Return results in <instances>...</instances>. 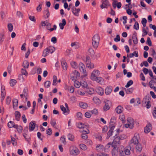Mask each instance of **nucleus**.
Returning <instances> with one entry per match:
<instances>
[{"label":"nucleus","mask_w":156,"mask_h":156,"mask_svg":"<svg viewBox=\"0 0 156 156\" xmlns=\"http://www.w3.org/2000/svg\"><path fill=\"white\" fill-rule=\"evenodd\" d=\"M97 92L98 94L101 95L104 94V90L101 87H99L98 88Z\"/></svg>","instance_id":"bb28decb"},{"label":"nucleus","mask_w":156,"mask_h":156,"mask_svg":"<svg viewBox=\"0 0 156 156\" xmlns=\"http://www.w3.org/2000/svg\"><path fill=\"white\" fill-rule=\"evenodd\" d=\"M67 137L68 139L71 141H73L74 138V136L71 134H69L68 135Z\"/></svg>","instance_id":"4d7b16f0"},{"label":"nucleus","mask_w":156,"mask_h":156,"mask_svg":"<svg viewBox=\"0 0 156 156\" xmlns=\"http://www.w3.org/2000/svg\"><path fill=\"white\" fill-rule=\"evenodd\" d=\"M92 73H94L95 74V75L97 76H99L100 74V72L99 70H94Z\"/></svg>","instance_id":"e2e57ef3"},{"label":"nucleus","mask_w":156,"mask_h":156,"mask_svg":"<svg viewBox=\"0 0 156 156\" xmlns=\"http://www.w3.org/2000/svg\"><path fill=\"white\" fill-rule=\"evenodd\" d=\"M73 13L75 16H78L79 12L80 9L79 8H76L75 7H73L71 8Z\"/></svg>","instance_id":"9b49d317"},{"label":"nucleus","mask_w":156,"mask_h":156,"mask_svg":"<svg viewBox=\"0 0 156 156\" xmlns=\"http://www.w3.org/2000/svg\"><path fill=\"white\" fill-rule=\"evenodd\" d=\"M79 68L80 72H82L83 74V77H85L87 76V73L86 72L85 66L82 62H80L79 65Z\"/></svg>","instance_id":"0eeeda50"},{"label":"nucleus","mask_w":156,"mask_h":156,"mask_svg":"<svg viewBox=\"0 0 156 156\" xmlns=\"http://www.w3.org/2000/svg\"><path fill=\"white\" fill-rule=\"evenodd\" d=\"M11 137L12 143L13 145L16 146L17 145V142L16 139L14 137Z\"/></svg>","instance_id":"864d4df0"},{"label":"nucleus","mask_w":156,"mask_h":156,"mask_svg":"<svg viewBox=\"0 0 156 156\" xmlns=\"http://www.w3.org/2000/svg\"><path fill=\"white\" fill-rule=\"evenodd\" d=\"M88 53L91 56L94 55V52L93 49L91 48H90L88 50Z\"/></svg>","instance_id":"de8ad7c7"},{"label":"nucleus","mask_w":156,"mask_h":156,"mask_svg":"<svg viewBox=\"0 0 156 156\" xmlns=\"http://www.w3.org/2000/svg\"><path fill=\"white\" fill-rule=\"evenodd\" d=\"M16 15L19 18H22L23 16L22 13L20 11H17Z\"/></svg>","instance_id":"6e6d98bb"},{"label":"nucleus","mask_w":156,"mask_h":156,"mask_svg":"<svg viewBox=\"0 0 156 156\" xmlns=\"http://www.w3.org/2000/svg\"><path fill=\"white\" fill-rule=\"evenodd\" d=\"M8 28L9 30L10 31H12L13 30V26L12 23H10L8 24Z\"/></svg>","instance_id":"3c124183"},{"label":"nucleus","mask_w":156,"mask_h":156,"mask_svg":"<svg viewBox=\"0 0 156 156\" xmlns=\"http://www.w3.org/2000/svg\"><path fill=\"white\" fill-rule=\"evenodd\" d=\"M13 102V108H15L17 107L18 105V101L17 99H14L12 100Z\"/></svg>","instance_id":"cd10ccee"},{"label":"nucleus","mask_w":156,"mask_h":156,"mask_svg":"<svg viewBox=\"0 0 156 156\" xmlns=\"http://www.w3.org/2000/svg\"><path fill=\"white\" fill-rule=\"evenodd\" d=\"M55 48L52 46H50L44 50L43 53V56L45 57L48 55L49 53L51 54L52 53L55 51Z\"/></svg>","instance_id":"20e7f679"},{"label":"nucleus","mask_w":156,"mask_h":156,"mask_svg":"<svg viewBox=\"0 0 156 156\" xmlns=\"http://www.w3.org/2000/svg\"><path fill=\"white\" fill-rule=\"evenodd\" d=\"M128 124H126L125 126L126 128H129L130 129H132L134 125V121L131 117H129L127 119V120Z\"/></svg>","instance_id":"423d86ee"},{"label":"nucleus","mask_w":156,"mask_h":156,"mask_svg":"<svg viewBox=\"0 0 156 156\" xmlns=\"http://www.w3.org/2000/svg\"><path fill=\"white\" fill-rule=\"evenodd\" d=\"M44 14H45L44 17L45 18H48L50 16V13L48 9H47L44 12Z\"/></svg>","instance_id":"7c9ffc66"},{"label":"nucleus","mask_w":156,"mask_h":156,"mask_svg":"<svg viewBox=\"0 0 156 156\" xmlns=\"http://www.w3.org/2000/svg\"><path fill=\"white\" fill-rule=\"evenodd\" d=\"M80 148L83 150L85 151L87 149V147L84 144H80Z\"/></svg>","instance_id":"e433bc0d"},{"label":"nucleus","mask_w":156,"mask_h":156,"mask_svg":"<svg viewBox=\"0 0 156 156\" xmlns=\"http://www.w3.org/2000/svg\"><path fill=\"white\" fill-rule=\"evenodd\" d=\"M151 99V96L148 94L146 95L143 100V104L145 105V106L147 108H149L151 107V105L150 104Z\"/></svg>","instance_id":"f03ea898"},{"label":"nucleus","mask_w":156,"mask_h":156,"mask_svg":"<svg viewBox=\"0 0 156 156\" xmlns=\"http://www.w3.org/2000/svg\"><path fill=\"white\" fill-rule=\"evenodd\" d=\"M60 108L61 110L63 112V114L66 115L68 114L69 112V108L66 109L63 105H60Z\"/></svg>","instance_id":"2eb2a0df"},{"label":"nucleus","mask_w":156,"mask_h":156,"mask_svg":"<svg viewBox=\"0 0 156 156\" xmlns=\"http://www.w3.org/2000/svg\"><path fill=\"white\" fill-rule=\"evenodd\" d=\"M73 75L75 76L77 78L80 76V73L76 70H75L73 73Z\"/></svg>","instance_id":"603ef678"},{"label":"nucleus","mask_w":156,"mask_h":156,"mask_svg":"<svg viewBox=\"0 0 156 156\" xmlns=\"http://www.w3.org/2000/svg\"><path fill=\"white\" fill-rule=\"evenodd\" d=\"M154 83V80H151L149 83V84L150 86V87L151 88H153L154 87V84H153V83Z\"/></svg>","instance_id":"5fc2aeb1"},{"label":"nucleus","mask_w":156,"mask_h":156,"mask_svg":"<svg viewBox=\"0 0 156 156\" xmlns=\"http://www.w3.org/2000/svg\"><path fill=\"white\" fill-rule=\"evenodd\" d=\"M70 154L73 155H77L79 153L78 148L74 147H71L70 148Z\"/></svg>","instance_id":"1a4fd4ad"},{"label":"nucleus","mask_w":156,"mask_h":156,"mask_svg":"<svg viewBox=\"0 0 156 156\" xmlns=\"http://www.w3.org/2000/svg\"><path fill=\"white\" fill-rule=\"evenodd\" d=\"M42 3H40L39 5L37 7L36 10L38 12H40L42 9Z\"/></svg>","instance_id":"13d9d810"},{"label":"nucleus","mask_w":156,"mask_h":156,"mask_svg":"<svg viewBox=\"0 0 156 156\" xmlns=\"http://www.w3.org/2000/svg\"><path fill=\"white\" fill-rule=\"evenodd\" d=\"M111 146H112V143L111 144L110 143H108L105 147V151L106 152L107 150H108Z\"/></svg>","instance_id":"4c0bfd02"},{"label":"nucleus","mask_w":156,"mask_h":156,"mask_svg":"<svg viewBox=\"0 0 156 156\" xmlns=\"http://www.w3.org/2000/svg\"><path fill=\"white\" fill-rule=\"evenodd\" d=\"M120 40V38L119 35H116V37L114 39V41L116 42L119 41Z\"/></svg>","instance_id":"774afa93"},{"label":"nucleus","mask_w":156,"mask_h":156,"mask_svg":"<svg viewBox=\"0 0 156 156\" xmlns=\"http://www.w3.org/2000/svg\"><path fill=\"white\" fill-rule=\"evenodd\" d=\"M126 91L127 94L132 93L133 90V87L125 89Z\"/></svg>","instance_id":"58836bf2"},{"label":"nucleus","mask_w":156,"mask_h":156,"mask_svg":"<svg viewBox=\"0 0 156 156\" xmlns=\"http://www.w3.org/2000/svg\"><path fill=\"white\" fill-rule=\"evenodd\" d=\"M139 133H136L134 134V136L130 141V143L133 144L134 145H136L139 143L138 139L139 138Z\"/></svg>","instance_id":"39448f33"},{"label":"nucleus","mask_w":156,"mask_h":156,"mask_svg":"<svg viewBox=\"0 0 156 156\" xmlns=\"http://www.w3.org/2000/svg\"><path fill=\"white\" fill-rule=\"evenodd\" d=\"M50 124L54 128H56V125L57 124L55 119H51L50 121Z\"/></svg>","instance_id":"2f4dec72"},{"label":"nucleus","mask_w":156,"mask_h":156,"mask_svg":"<svg viewBox=\"0 0 156 156\" xmlns=\"http://www.w3.org/2000/svg\"><path fill=\"white\" fill-rule=\"evenodd\" d=\"M51 85V82L49 81H47L44 83V87L46 88L50 87Z\"/></svg>","instance_id":"a19ab883"},{"label":"nucleus","mask_w":156,"mask_h":156,"mask_svg":"<svg viewBox=\"0 0 156 156\" xmlns=\"http://www.w3.org/2000/svg\"><path fill=\"white\" fill-rule=\"evenodd\" d=\"M102 4L100 5V7L102 9L107 8L108 6L110 5L108 0H102Z\"/></svg>","instance_id":"9d476101"},{"label":"nucleus","mask_w":156,"mask_h":156,"mask_svg":"<svg viewBox=\"0 0 156 156\" xmlns=\"http://www.w3.org/2000/svg\"><path fill=\"white\" fill-rule=\"evenodd\" d=\"M125 138V136L123 138L120 137V136H117L114 140L113 142L112 143V147H113L112 151H115V150L117 148L120 144V140H122ZM113 153V152H112Z\"/></svg>","instance_id":"f257e3e1"},{"label":"nucleus","mask_w":156,"mask_h":156,"mask_svg":"<svg viewBox=\"0 0 156 156\" xmlns=\"http://www.w3.org/2000/svg\"><path fill=\"white\" fill-rule=\"evenodd\" d=\"M111 103L110 101H107L105 102V105L103 107V109L104 111H106L110 108Z\"/></svg>","instance_id":"f8f14e48"},{"label":"nucleus","mask_w":156,"mask_h":156,"mask_svg":"<svg viewBox=\"0 0 156 156\" xmlns=\"http://www.w3.org/2000/svg\"><path fill=\"white\" fill-rule=\"evenodd\" d=\"M133 83V81L132 80H130L127 82V84L126 85L125 87L126 88L129 87L130 86L132 85Z\"/></svg>","instance_id":"ea45409f"},{"label":"nucleus","mask_w":156,"mask_h":156,"mask_svg":"<svg viewBox=\"0 0 156 156\" xmlns=\"http://www.w3.org/2000/svg\"><path fill=\"white\" fill-rule=\"evenodd\" d=\"M1 96L2 98V100H3L5 98L6 95V92L4 86H2L1 87Z\"/></svg>","instance_id":"f3484780"},{"label":"nucleus","mask_w":156,"mask_h":156,"mask_svg":"<svg viewBox=\"0 0 156 156\" xmlns=\"http://www.w3.org/2000/svg\"><path fill=\"white\" fill-rule=\"evenodd\" d=\"M70 64L72 67L74 69H76L77 67V64L75 62H72L70 63Z\"/></svg>","instance_id":"f704fd0d"},{"label":"nucleus","mask_w":156,"mask_h":156,"mask_svg":"<svg viewBox=\"0 0 156 156\" xmlns=\"http://www.w3.org/2000/svg\"><path fill=\"white\" fill-rule=\"evenodd\" d=\"M21 73L23 75H25L26 76H27L28 75V73L27 70L24 69H21Z\"/></svg>","instance_id":"49530a36"},{"label":"nucleus","mask_w":156,"mask_h":156,"mask_svg":"<svg viewBox=\"0 0 156 156\" xmlns=\"http://www.w3.org/2000/svg\"><path fill=\"white\" fill-rule=\"evenodd\" d=\"M77 126L79 129H82L84 127V125L83 123L80 122L78 123Z\"/></svg>","instance_id":"79ce46f5"},{"label":"nucleus","mask_w":156,"mask_h":156,"mask_svg":"<svg viewBox=\"0 0 156 156\" xmlns=\"http://www.w3.org/2000/svg\"><path fill=\"white\" fill-rule=\"evenodd\" d=\"M152 129L151 125L150 124H148L145 127L144 132L146 133H148Z\"/></svg>","instance_id":"a211bd4d"},{"label":"nucleus","mask_w":156,"mask_h":156,"mask_svg":"<svg viewBox=\"0 0 156 156\" xmlns=\"http://www.w3.org/2000/svg\"><path fill=\"white\" fill-rule=\"evenodd\" d=\"M123 108L121 106H118L115 109L116 112L118 114L121 113L122 111Z\"/></svg>","instance_id":"c85d7f7f"},{"label":"nucleus","mask_w":156,"mask_h":156,"mask_svg":"<svg viewBox=\"0 0 156 156\" xmlns=\"http://www.w3.org/2000/svg\"><path fill=\"white\" fill-rule=\"evenodd\" d=\"M131 149V147L130 146H128L125 147L124 151L126 155H128L130 154Z\"/></svg>","instance_id":"4be33fe9"},{"label":"nucleus","mask_w":156,"mask_h":156,"mask_svg":"<svg viewBox=\"0 0 156 156\" xmlns=\"http://www.w3.org/2000/svg\"><path fill=\"white\" fill-rule=\"evenodd\" d=\"M80 107L83 108H86L88 107V105L87 103L83 102H81L79 104Z\"/></svg>","instance_id":"c756f323"},{"label":"nucleus","mask_w":156,"mask_h":156,"mask_svg":"<svg viewBox=\"0 0 156 156\" xmlns=\"http://www.w3.org/2000/svg\"><path fill=\"white\" fill-rule=\"evenodd\" d=\"M53 78V81L52 85H55L56 84V83L57 82V77L56 76H54Z\"/></svg>","instance_id":"a18cd8bd"},{"label":"nucleus","mask_w":156,"mask_h":156,"mask_svg":"<svg viewBox=\"0 0 156 156\" xmlns=\"http://www.w3.org/2000/svg\"><path fill=\"white\" fill-rule=\"evenodd\" d=\"M82 138L84 139H87L88 138V136L86 134H88L89 133V131L87 129L86 130H83L82 131Z\"/></svg>","instance_id":"4468645a"},{"label":"nucleus","mask_w":156,"mask_h":156,"mask_svg":"<svg viewBox=\"0 0 156 156\" xmlns=\"http://www.w3.org/2000/svg\"><path fill=\"white\" fill-rule=\"evenodd\" d=\"M142 31L143 34H142V36L144 37L147 34L148 32L143 27L142 29Z\"/></svg>","instance_id":"0e129e2a"},{"label":"nucleus","mask_w":156,"mask_h":156,"mask_svg":"<svg viewBox=\"0 0 156 156\" xmlns=\"http://www.w3.org/2000/svg\"><path fill=\"white\" fill-rule=\"evenodd\" d=\"M98 77L97 76L95 75L94 73L92 72L90 76V78L91 80L94 81L95 80L96 77Z\"/></svg>","instance_id":"37998d69"},{"label":"nucleus","mask_w":156,"mask_h":156,"mask_svg":"<svg viewBox=\"0 0 156 156\" xmlns=\"http://www.w3.org/2000/svg\"><path fill=\"white\" fill-rule=\"evenodd\" d=\"M16 83V80L12 79L10 81V84L12 87L15 85Z\"/></svg>","instance_id":"c9c22d12"},{"label":"nucleus","mask_w":156,"mask_h":156,"mask_svg":"<svg viewBox=\"0 0 156 156\" xmlns=\"http://www.w3.org/2000/svg\"><path fill=\"white\" fill-rule=\"evenodd\" d=\"M126 155L125 154L124 151L121 150L119 151V156H125Z\"/></svg>","instance_id":"338daca9"},{"label":"nucleus","mask_w":156,"mask_h":156,"mask_svg":"<svg viewBox=\"0 0 156 156\" xmlns=\"http://www.w3.org/2000/svg\"><path fill=\"white\" fill-rule=\"evenodd\" d=\"M90 112L92 114L96 115H97L98 114V110L96 108H94L93 110L90 111Z\"/></svg>","instance_id":"bf43d9fd"},{"label":"nucleus","mask_w":156,"mask_h":156,"mask_svg":"<svg viewBox=\"0 0 156 156\" xmlns=\"http://www.w3.org/2000/svg\"><path fill=\"white\" fill-rule=\"evenodd\" d=\"M28 90L27 88L25 87L24 88L23 94V95L24 97H28V93H27Z\"/></svg>","instance_id":"72a5a7b5"},{"label":"nucleus","mask_w":156,"mask_h":156,"mask_svg":"<svg viewBox=\"0 0 156 156\" xmlns=\"http://www.w3.org/2000/svg\"><path fill=\"white\" fill-rule=\"evenodd\" d=\"M23 66L24 68L28 69L29 66V62L27 60H25L23 63Z\"/></svg>","instance_id":"473e14b6"},{"label":"nucleus","mask_w":156,"mask_h":156,"mask_svg":"<svg viewBox=\"0 0 156 156\" xmlns=\"http://www.w3.org/2000/svg\"><path fill=\"white\" fill-rule=\"evenodd\" d=\"M100 41V37L98 34H96L93 36L92 38V44L94 48H96L98 46Z\"/></svg>","instance_id":"7ed1b4c3"},{"label":"nucleus","mask_w":156,"mask_h":156,"mask_svg":"<svg viewBox=\"0 0 156 156\" xmlns=\"http://www.w3.org/2000/svg\"><path fill=\"white\" fill-rule=\"evenodd\" d=\"M66 24V22L65 19H63L62 20V23H59V26L60 29L61 30H63Z\"/></svg>","instance_id":"b1692460"},{"label":"nucleus","mask_w":156,"mask_h":156,"mask_svg":"<svg viewBox=\"0 0 156 156\" xmlns=\"http://www.w3.org/2000/svg\"><path fill=\"white\" fill-rule=\"evenodd\" d=\"M136 145V151L137 153H140L143 148L142 146L140 143H138Z\"/></svg>","instance_id":"ddd939ff"},{"label":"nucleus","mask_w":156,"mask_h":156,"mask_svg":"<svg viewBox=\"0 0 156 156\" xmlns=\"http://www.w3.org/2000/svg\"><path fill=\"white\" fill-rule=\"evenodd\" d=\"M147 21L146 19L144 18L142 19L141 23L144 27H145L146 26V23H147Z\"/></svg>","instance_id":"c03bdc74"},{"label":"nucleus","mask_w":156,"mask_h":156,"mask_svg":"<svg viewBox=\"0 0 156 156\" xmlns=\"http://www.w3.org/2000/svg\"><path fill=\"white\" fill-rule=\"evenodd\" d=\"M95 150L97 151L100 153L99 154H98L100 156V155H101V153H104L103 152L105 151V147L102 144H98L96 146Z\"/></svg>","instance_id":"6e6552de"},{"label":"nucleus","mask_w":156,"mask_h":156,"mask_svg":"<svg viewBox=\"0 0 156 156\" xmlns=\"http://www.w3.org/2000/svg\"><path fill=\"white\" fill-rule=\"evenodd\" d=\"M132 38L134 44H137L138 43V40L136 34L135 32V33L133 34V35Z\"/></svg>","instance_id":"5701e85b"},{"label":"nucleus","mask_w":156,"mask_h":156,"mask_svg":"<svg viewBox=\"0 0 156 156\" xmlns=\"http://www.w3.org/2000/svg\"><path fill=\"white\" fill-rule=\"evenodd\" d=\"M61 63L63 69L65 70H66L67 69V65L66 62L64 60L62 61Z\"/></svg>","instance_id":"393cba45"},{"label":"nucleus","mask_w":156,"mask_h":156,"mask_svg":"<svg viewBox=\"0 0 156 156\" xmlns=\"http://www.w3.org/2000/svg\"><path fill=\"white\" fill-rule=\"evenodd\" d=\"M15 115L16 119L17 121H19L21 116L20 113L19 112L16 111L15 112Z\"/></svg>","instance_id":"a878e982"},{"label":"nucleus","mask_w":156,"mask_h":156,"mask_svg":"<svg viewBox=\"0 0 156 156\" xmlns=\"http://www.w3.org/2000/svg\"><path fill=\"white\" fill-rule=\"evenodd\" d=\"M36 124L34 123V122L32 121L31 122L29 125V131H30L33 130L35 128Z\"/></svg>","instance_id":"6ab92c4d"},{"label":"nucleus","mask_w":156,"mask_h":156,"mask_svg":"<svg viewBox=\"0 0 156 156\" xmlns=\"http://www.w3.org/2000/svg\"><path fill=\"white\" fill-rule=\"evenodd\" d=\"M139 23L138 22H136L133 26V28L136 30H138L139 29Z\"/></svg>","instance_id":"09e8293b"},{"label":"nucleus","mask_w":156,"mask_h":156,"mask_svg":"<svg viewBox=\"0 0 156 156\" xmlns=\"http://www.w3.org/2000/svg\"><path fill=\"white\" fill-rule=\"evenodd\" d=\"M14 124V122H12V121H10L9 122L8 124V126L9 128H12L13 127V125Z\"/></svg>","instance_id":"680f3d73"},{"label":"nucleus","mask_w":156,"mask_h":156,"mask_svg":"<svg viewBox=\"0 0 156 156\" xmlns=\"http://www.w3.org/2000/svg\"><path fill=\"white\" fill-rule=\"evenodd\" d=\"M4 40V34H1L0 35V42L2 43Z\"/></svg>","instance_id":"69168bd1"},{"label":"nucleus","mask_w":156,"mask_h":156,"mask_svg":"<svg viewBox=\"0 0 156 156\" xmlns=\"http://www.w3.org/2000/svg\"><path fill=\"white\" fill-rule=\"evenodd\" d=\"M87 64L86 65V67L90 69H93L94 67V64L91 62L90 61H86Z\"/></svg>","instance_id":"412c9836"},{"label":"nucleus","mask_w":156,"mask_h":156,"mask_svg":"<svg viewBox=\"0 0 156 156\" xmlns=\"http://www.w3.org/2000/svg\"><path fill=\"white\" fill-rule=\"evenodd\" d=\"M94 81H96L97 83L101 85H102L104 83V79L101 77L98 76Z\"/></svg>","instance_id":"dca6fc26"},{"label":"nucleus","mask_w":156,"mask_h":156,"mask_svg":"<svg viewBox=\"0 0 156 156\" xmlns=\"http://www.w3.org/2000/svg\"><path fill=\"white\" fill-rule=\"evenodd\" d=\"M11 99L10 97L9 96L7 97L6 99V104L7 105H9L11 102Z\"/></svg>","instance_id":"8fccbe9b"},{"label":"nucleus","mask_w":156,"mask_h":156,"mask_svg":"<svg viewBox=\"0 0 156 156\" xmlns=\"http://www.w3.org/2000/svg\"><path fill=\"white\" fill-rule=\"evenodd\" d=\"M112 87L111 86H108L105 89V93L107 95H109L112 92Z\"/></svg>","instance_id":"aec40b11"},{"label":"nucleus","mask_w":156,"mask_h":156,"mask_svg":"<svg viewBox=\"0 0 156 156\" xmlns=\"http://www.w3.org/2000/svg\"><path fill=\"white\" fill-rule=\"evenodd\" d=\"M74 86L77 88H79L80 87V83L77 81H75L74 83Z\"/></svg>","instance_id":"052dcab7"}]
</instances>
